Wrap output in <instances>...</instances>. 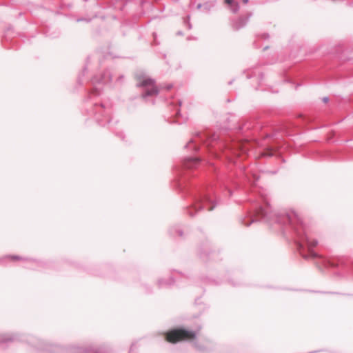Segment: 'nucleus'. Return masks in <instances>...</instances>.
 <instances>
[{"label":"nucleus","instance_id":"1","mask_svg":"<svg viewBox=\"0 0 353 353\" xmlns=\"http://www.w3.org/2000/svg\"><path fill=\"white\" fill-rule=\"evenodd\" d=\"M165 339L170 343H177L183 341H192L196 337V333L184 328L172 329L165 333Z\"/></svg>","mask_w":353,"mask_h":353},{"label":"nucleus","instance_id":"2","mask_svg":"<svg viewBox=\"0 0 353 353\" xmlns=\"http://www.w3.org/2000/svg\"><path fill=\"white\" fill-rule=\"evenodd\" d=\"M139 85L148 87L145 92L146 96L155 95L158 93V90L154 85V81L148 77H143L139 79Z\"/></svg>","mask_w":353,"mask_h":353},{"label":"nucleus","instance_id":"3","mask_svg":"<svg viewBox=\"0 0 353 353\" xmlns=\"http://www.w3.org/2000/svg\"><path fill=\"white\" fill-rule=\"evenodd\" d=\"M224 3L230 7L232 12H236L239 9V4L235 0H224Z\"/></svg>","mask_w":353,"mask_h":353},{"label":"nucleus","instance_id":"4","mask_svg":"<svg viewBox=\"0 0 353 353\" xmlns=\"http://www.w3.org/2000/svg\"><path fill=\"white\" fill-rule=\"evenodd\" d=\"M274 153H275L274 149L272 148H270L267 149V150L265 152H264L262 154V155L267 156V157H272L274 154Z\"/></svg>","mask_w":353,"mask_h":353},{"label":"nucleus","instance_id":"5","mask_svg":"<svg viewBox=\"0 0 353 353\" xmlns=\"http://www.w3.org/2000/svg\"><path fill=\"white\" fill-rule=\"evenodd\" d=\"M307 245L309 248H314L316 246L317 241L316 240L312 239V240H307Z\"/></svg>","mask_w":353,"mask_h":353},{"label":"nucleus","instance_id":"6","mask_svg":"<svg viewBox=\"0 0 353 353\" xmlns=\"http://www.w3.org/2000/svg\"><path fill=\"white\" fill-rule=\"evenodd\" d=\"M8 258L11 260V261H21V260H23V259L20 256H17V255H12V256H9Z\"/></svg>","mask_w":353,"mask_h":353},{"label":"nucleus","instance_id":"7","mask_svg":"<svg viewBox=\"0 0 353 353\" xmlns=\"http://www.w3.org/2000/svg\"><path fill=\"white\" fill-rule=\"evenodd\" d=\"M323 102L327 103L328 101V98L327 97H325V98L323 99Z\"/></svg>","mask_w":353,"mask_h":353},{"label":"nucleus","instance_id":"8","mask_svg":"<svg viewBox=\"0 0 353 353\" xmlns=\"http://www.w3.org/2000/svg\"><path fill=\"white\" fill-rule=\"evenodd\" d=\"M248 1H249V0H243V2L244 3H247L248 2Z\"/></svg>","mask_w":353,"mask_h":353}]
</instances>
